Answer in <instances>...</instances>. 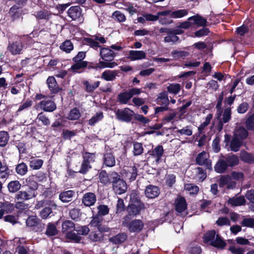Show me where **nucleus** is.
Wrapping results in <instances>:
<instances>
[{
	"instance_id": "nucleus-27",
	"label": "nucleus",
	"mask_w": 254,
	"mask_h": 254,
	"mask_svg": "<svg viewBox=\"0 0 254 254\" xmlns=\"http://www.w3.org/2000/svg\"><path fill=\"white\" fill-rule=\"evenodd\" d=\"M88 239L92 242H99L103 240L104 236L98 230L92 231L89 234Z\"/></svg>"
},
{
	"instance_id": "nucleus-11",
	"label": "nucleus",
	"mask_w": 254,
	"mask_h": 254,
	"mask_svg": "<svg viewBox=\"0 0 254 254\" xmlns=\"http://www.w3.org/2000/svg\"><path fill=\"white\" fill-rule=\"evenodd\" d=\"M160 193V189L157 186L151 185L147 186L145 190V196L150 199L157 197Z\"/></svg>"
},
{
	"instance_id": "nucleus-29",
	"label": "nucleus",
	"mask_w": 254,
	"mask_h": 254,
	"mask_svg": "<svg viewBox=\"0 0 254 254\" xmlns=\"http://www.w3.org/2000/svg\"><path fill=\"white\" fill-rule=\"evenodd\" d=\"M145 208L143 203H139L138 205L134 204L129 206L128 208L129 215H136L138 214L142 209Z\"/></svg>"
},
{
	"instance_id": "nucleus-55",
	"label": "nucleus",
	"mask_w": 254,
	"mask_h": 254,
	"mask_svg": "<svg viewBox=\"0 0 254 254\" xmlns=\"http://www.w3.org/2000/svg\"><path fill=\"white\" fill-rule=\"evenodd\" d=\"M171 55L174 59H178L188 56L189 53L187 51L175 50L171 52Z\"/></svg>"
},
{
	"instance_id": "nucleus-9",
	"label": "nucleus",
	"mask_w": 254,
	"mask_h": 254,
	"mask_svg": "<svg viewBox=\"0 0 254 254\" xmlns=\"http://www.w3.org/2000/svg\"><path fill=\"white\" fill-rule=\"evenodd\" d=\"M117 173L112 172L110 174H107L105 171H102L99 174V179L101 183L104 185H108L111 184L113 181L114 179L117 176Z\"/></svg>"
},
{
	"instance_id": "nucleus-23",
	"label": "nucleus",
	"mask_w": 254,
	"mask_h": 254,
	"mask_svg": "<svg viewBox=\"0 0 254 254\" xmlns=\"http://www.w3.org/2000/svg\"><path fill=\"white\" fill-rule=\"evenodd\" d=\"M74 194L72 190L64 191L59 194V199L64 203L68 202L72 200Z\"/></svg>"
},
{
	"instance_id": "nucleus-54",
	"label": "nucleus",
	"mask_w": 254,
	"mask_h": 254,
	"mask_svg": "<svg viewBox=\"0 0 254 254\" xmlns=\"http://www.w3.org/2000/svg\"><path fill=\"white\" fill-rule=\"evenodd\" d=\"M9 140V135L8 133L4 131H0V146H5Z\"/></svg>"
},
{
	"instance_id": "nucleus-25",
	"label": "nucleus",
	"mask_w": 254,
	"mask_h": 254,
	"mask_svg": "<svg viewBox=\"0 0 254 254\" xmlns=\"http://www.w3.org/2000/svg\"><path fill=\"white\" fill-rule=\"evenodd\" d=\"M18 5H15L12 6L9 11V13L13 16H15L17 13L21 11V7L26 3L27 0H14Z\"/></svg>"
},
{
	"instance_id": "nucleus-40",
	"label": "nucleus",
	"mask_w": 254,
	"mask_h": 254,
	"mask_svg": "<svg viewBox=\"0 0 254 254\" xmlns=\"http://www.w3.org/2000/svg\"><path fill=\"white\" fill-rule=\"evenodd\" d=\"M229 203L233 206H239L245 203V199L243 196L233 197L229 199Z\"/></svg>"
},
{
	"instance_id": "nucleus-8",
	"label": "nucleus",
	"mask_w": 254,
	"mask_h": 254,
	"mask_svg": "<svg viewBox=\"0 0 254 254\" xmlns=\"http://www.w3.org/2000/svg\"><path fill=\"white\" fill-rule=\"evenodd\" d=\"M175 209L181 215L186 214L187 204L184 197L179 196L175 200Z\"/></svg>"
},
{
	"instance_id": "nucleus-45",
	"label": "nucleus",
	"mask_w": 254,
	"mask_h": 254,
	"mask_svg": "<svg viewBox=\"0 0 254 254\" xmlns=\"http://www.w3.org/2000/svg\"><path fill=\"white\" fill-rule=\"evenodd\" d=\"M15 170L18 175L20 176H24L28 171V167L26 164L24 163H21L16 166Z\"/></svg>"
},
{
	"instance_id": "nucleus-52",
	"label": "nucleus",
	"mask_w": 254,
	"mask_h": 254,
	"mask_svg": "<svg viewBox=\"0 0 254 254\" xmlns=\"http://www.w3.org/2000/svg\"><path fill=\"white\" fill-rule=\"evenodd\" d=\"M212 118V115L211 114H208L205 118V121L200 124L198 127V130L200 133H202L204 128L207 127L210 122Z\"/></svg>"
},
{
	"instance_id": "nucleus-4",
	"label": "nucleus",
	"mask_w": 254,
	"mask_h": 254,
	"mask_svg": "<svg viewBox=\"0 0 254 254\" xmlns=\"http://www.w3.org/2000/svg\"><path fill=\"white\" fill-rule=\"evenodd\" d=\"M56 108L57 106L55 103L48 98L41 101L36 106V109L40 108L47 112H52L56 109Z\"/></svg>"
},
{
	"instance_id": "nucleus-38",
	"label": "nucleus",
	"mask_w": 254,
	"mask_h": 254,
	"mask_svg": "<svg viewBox=\"0 0 254 254\" xmlns=\"http://www.w3.org/2000/svg\"><path fill=\"white\" fill-rule=\"evenodd\" d=\"M66 238L67 239L70 240V241L76 243H78L82 240V237L79 236L77 233L74 232H68L65 235Z\"/></svg>"
},
{
	"instance_id": "nucleus-7",
	"label": "nucleus",
	"mask_w": 254,
	"mask_h": 254,
	"mask_svg": "<svg viewBox=\"0 0 254 254\" xmlns=\"http://www.w3.org/2000/svg\"><path fill=\"white\" fill-rule=\"evenodd\" d=\"M24 48V45L21 42L19 39L12 43L8 45L7 49L12 55H16L21 53V51Z\"/></svg>"
},
{
	"instance_id": "nucleus-57",
	"label": "nucleus",
	"mask_w": 254,
	"mask_h": 254,
	"mask_svg": "<svg viewBox=\"0 0 254 254\" xmlns=\"http://www.w3.org/2000/svg\"><path fill=\"white\" fill-rule=\"evenodd\" d=\"M175 132L177 134L179 133L180 135H185L187 136H190L192 134V131L190 127L187 126L182 129H177Z\"/></svg>"
},
{
	"instance_id": "nucleus-53",
	"label": "nucleus",
	"mask_w": 254,
	"mask_h": 254,
	"mask_svg": "<svg viewBox=\"0 0 254 254\" xmlns=\"http://www.w3.org/2000/svg\"><path fill=\"white\" fill-rule=\"evenodd\" d=\"M75 62V63L73 64L71 67V70L74 72H78L79 69L85 67L87 66V62Z\"/></svg>"
},
{
	"instance_id": "nucleus-37",
	"label": "nucleus",
	"mask_w": 254,
	"mask_h": 254,
	"mask_svg": "<svg viewBox=\"0 0 254 254\" xmlns=\"http://www.w3.org/2000/svg\"><path fill=\"white\" fill-rule=\"evenodd\" d=\"M104 115L102 112L97 113L88 121V124L92 126H94L96 124L101 121Z\"/></svg>"
},
{
	"instance_id": "nucleus-15",
	"label": "nucleus",
	"mask_w": 254,
	"mask_h": 254,
	"mask_svg": "<svg viewBox=\"0 0 254 254\" xmlns=\"http://www.w3.org/2000/svg\"><path fill=\"white\" fill-rule=\"evenodd\" d=\"M150 156L158 163L164 154V149L162 145H158L149 152Z\"/></svg>"
},
{
	"instance_id": "nucleus-32",
	"label": "nucleus",
	"mask_w": 254,
	"mask_h": 254,
	"mask_svg": "<svg viewBox=\"0 0 254 254\" xmlns=\"http://www.w3.org/2000/svg\"><path fill=\"white\" fill-rule=\"evenodd\" d=\"M243 141L234 137L230 142V148L231 151L237 152L239 150L240 147L242 145Z\"/></svg>"
},
{
	"instance_id": "nucleus-19",
	"label": "nucleus",
	"mask_w": 254,
	"mask_h": 254,
	"mask_svg": "<svg viewBox=\"0 0 254 254\" xmlns=\"http://www.w3.org/2000/svg\"><path fill=\"white\" fill-rule=\"evenodd\" d=\"M143 227V222L140 220H134L128 224V229L130 232H138Z\"/></svg>"
},
{
	"instance_id": "nucleus-13",
	"label": "nucleus",
	"mask_w": 254,
	"mask_h": 254,
	"mask_svg": "<svg viewBox=\"0 0 254 254\" xmlns=\"http://www.w3.org/2000/svg\"><path fill=\"white\" fill-rule=\"evenodd\" d=\"M96 200L95 193L90 192H86L82 197V202L86 206H91L94 205Z\"/></svg>"
},
{
	"instance_id": "nucleus-34",
	"label": "nucleus",
	"mask_w": 254,
	"mask_h": 254,
	"mask_svg": "<svg viewBox=\"0 0 254 254\" xmlns=\"http://www.w3.org/2000/svg\"><path fill=\"white\" fill-rule=\"evenodd\" d=\"M131 98L128 91L120 93L117 97L118 101L122 104H127Z\"/></svg>"
},
{
	"instance_id": "nucleus-1",
	"label": "nucleus",
	"mask_w": 254,
	"mask_h": 254,
	"mask_svg": "<svg viewBox=\"0 0 254 254\" xmlns=\"http://www.w3.org/2000/svg\"><path fill=\"white\" fill-rule=\"evenodd\" d=\"M203 240L205 243H210L212 246L219 248H224L226 246V243L218 235H216V232L213 230L207 232L204 235Z\"/></svg>"
},
{
	"instance_id": "nucleus-39",
	"label": "nucleus",
	"mask_w": 254,
	"mask_h": 254,
	"mask_svg": "<svg viewBox=\"0 0 254 254\" xmlns=\"http://www.w3.org/2000/svg\"><path fill=\"white\" fill-rule=\"evenodd\" d=\"M225 161L227 163L228 167H233L237 165L238 164L239 160L237 156L232 154L226 157Z\"/></svg>"
},
{
	"instance_id": "nucleus-16",
	"label": "nucleus",
	"mask_w": 254,
	"mask_h": 254,
	"mask_svg": "<svg viewBox=\"0 0 254 254\" xmlns=\"http://www.w3.org/2000/svg\"><path fill=\"white\" fill-rule=\"evenodd\" d=\"M100 54L105 61H112L116 56L115 53L108 48L101 49Z\"/></svg>"
},
{
	"instance_id": "nucleus-26",
	"label": "nucleus",
	"mask_w": 254,
	"mask_h": 254,
	"mask_svg": "<svg viewBox=\"0 0 254 254\" xmlns=\"http://www.w3.org/2000/svg\"><path fill=\"white\" fill-rule=\"evenodd\" d=\"M137 168L135 165L127 167L126 170V177L130 181H134L137 176Z\"/></svg>"
},
{
	"instance_id": "nucleus-58",
	"label": "nucleus",
	"mask_w": 254,
	"mask_h": 254,
	"mask_svg": "<svg viewBox=\"0 0 254 254\" xmlns=\"http://www.w3.org/2000/svg\"><path fill=\"white\" fill-rule=\"evenodd\" d=\"M82 156L83 158V161L88 164H91V163L95 161V155L94 153L85 152L83 154Z\"/></svg>"
},
{
	"instance_id": "nucleus-64",
	"label": "nucleus",
	"mask_w": 254,
	"mask_h": 254,
	"mask_svg": "<svg viewBox=\"0 0 254 254\" xmlns=\"http://www.w3.org/2000/svg\"><path fill=\"white\" fill-rule=\"evenodd\" d=\"M246 126L249 130H254V114L251 116L246 120Z\"/></svg>"
},
{
	"instance_id": "nucleus-21",
	"label": "nucleus",
	"mask_w": 254,
	"mask_h": 254,
	"mask_svg": "<svg viewBox=\"0 0 254 254\" xmlns=\"http://www.w3.org/2000/svg\"><path fill=\"white\" fill-rule=\"evenodd\" d=\"M119 71L116 70H106L101 74V78L106 81H113L118 76Z\"/></svg>"
},
{
	"instance_id": "nucleus-33",
	"label": "nucleus",
	"mask_w": 254,
	"mask_h": 254,
	"mask_svg": "<svg viewBox=\"0 0 254 254\" xmlns=\"http://www.w3.org/2000/svg\"><path fill=\"white\" fill-rule=\"evenodd\" d=\"M21 184L18 181H12L10 182L7 185L8 191L11 193H15L20 189Z\"/></svg>"
},
{
	"instance_id": "nucleus-3",
	"label": "nucleus",
	"mask_w": 254,
	"mask_h": 254,
	"mask_svg": "<svg viewBox=\"0 0 254 254\" xmlns=\"http://www.w3.org/2000/svg\"><path fill=\"white\" fill-rule=\"evenodd\" d=\"M116 115L118 120L126 123L130 122L134 115V112L128 108L123 110L118 109L116 112Z\"/></svg>"
},
{
	"instance_id": "nucleus-41",
	"label": "nucleus",
	"mask_w": 254,
	"mask_h": 254,
	"mask_svg": "<svg viewBox=\"0 0 254 254\" xmlns=\"http://www.w3.org/2000/svg\"><path fill=\"white\" fill-rule=\"evenodd\" d=\"M188 10L186 9H181L172 11L171 17L174 18H180L188 15Z\"/></svg>"
},
{
	"instance_id": "nucleus-12",
	"label": "nucleus",
	"mask_w": 254,
	"mask_h": 254,
	"mask_svg": "<svg viewBox=\"0 0 254 254\" xmlns=\"http://www.w3.org/2000/svg\"><path fill=\"white\" fill-rule=\"evenodd\" d=\"M67 15L73 20H76L82 16V9L79 6H71L67 10Z\"/></svg>"
},
{
	"instance_id": "nucleus-30",
	"label": "nucleus",
	"mask_w": 254,
	"mask_h": 254,
	"mask_svg": "<svg viewBox=\"0 0 254 254\" xmlns=\"http://www.w3.org/2000/svg\"><path fill=\"white\" fill-rule=\"evenodd\" d=\"M228 167L227 163L223 160L220 159L214 166V170L218 173H224Z\"/></svg>"
},
{
	"instance_id": "nucleus-14",
	"label": "nucleus",
	"mask_w": 254,
	"mask_h": 254,
	"mask_svg": "<svg viewBox=\"0 0 254 254\" xmlns=\"http://www.w3.org/2000/svg\"><path fill=\"white\" fill-rule=\"evenodd\" d=\"M128 59L130 61H137L145 59L146 54L143 51L130 50L128 52Z\"/></svg>"
},
{
	"instance_id": "nucleus-46",
	"label": "nucleus",
	"mask_w": 254,
	"mask_h": 254,
	"mask_svg": "<svg viewBox=\"0 0 254 254\" xmlns=\"http://www.w3.org/2000/svg\"><path fill=\"white\" fill-rule=\"evenodd\" d=\"M81 116L79 110L76 108H74L69 113L67 118L69 120H76L78 119Z\"/></svg>"
},
{
	"instance_id": "nucleus-44",
	"label": "nucleus",
	"mask_w": 254,
	"mask_h": 254,
	"mask_svg": "<svg viewBox=\"0 0 254 254\" xmlns=\"http://www.w3.org/2000/svg\"><path fill=\"white\" fill-rule=\"evenodd\" d=\"M74 224L71 221L67 220L64 222L62 224V231L64 233H66V234L68 232H72V229L74 228Z\"/></svg>"
},
{
	"instance_id": "nucleus-43",
	"label": "nucleus",
	"mask_w": 254,
	"mask_h": 254,
	"mask_svg": "<svg viewBox=\"0 0 254 254\" xmlns=\"http://www.w3.org/2000/svg\"><path fill=\"white\" fill-rule=\"evenodd\" d=\"M78 235L86 236L90 232V229L86 225L79 226L74 228Z\"/></svg>"
},
{
	"instance_id": "nucleus-51",
	"label": "nucleus",
	"mask_w": 254,
	"mask_h": 254,
	"mask_svg": "<svg viewBox=\"0 0 254 254\" xmlns=\"http://www.w3.org/2000/svg\"><path fill=\"white\" fill-rule=\"evenodd\" d=\"M133 153L134 156L141 155L143 152V148L141 143L134 142L133 143Z\"/></svg>"
},
{
	"instance_id": "nucleus-6",
	"label": "nucleus",
	"mask_w": 254,
	"mask_h": 254,
	"mask_svg": "<svg viewBox=\"0 0 254 254\" xmlns=\"http://www.w3.org/2000/svg\"><path fill=\"white\" fill-rule=\"evenodd\" d=\"M209 155L205 151L199 153L196 157V163L199 165H205L207 169H211V161L209 159Z\"/></svg>"
},
{
	"instance_id": "nucleus-28",
	"label": "nucleus",
	"mask_w": 254,
	"mask_h": 254,
	"mask_svg": "<svg viewBox=\"0 0 254 254\" xmlns=\"http://www.w3.org/2000/svg\"><path fill=\"white\" fill-rule=\"evenodd\" d=\"M193 20L194 24L198 26H205L207 25L206 19L201 16L196 14L195 15L190 17L188 20Z\"/></svg>"
},
{
	"instance_id": "nucleus-59",
	"label": "nucleus",
	"mask_w": 254,
	"mask_h": 254,
	"mask_svg": "<svg viewBox=\"0 0 254 254\" xmlns=\"http://www.w3.org/2000/svg\"><path fill=\"white\" fill-rule=\"evenodd\" d=\"M231 118V109L229 108H226L222 114V117L220 119V121L224 123H228Z\"/></svg>"
},
{
	"instance_id": "nucleus-35",
	"label": "nucleus",
	"mask_w": 254,
	"mask_h": 254,
	"mask_svg": "<svg viewBox=\"0 0 254 254\" xmlns=\"http://www.w3.org/2000/svg\"><path fill=\"white\" fill-rule=\"evenodd\" d=\"M58 233L56 225L54 223H49L47 226L45 234L48 237H52L56 236Z\"/></svg>"
},
{
	"instance_id": "nucleus-17",
	"label": "nucleus",
	"mask_w": 254,
	"mask_h": 254,
	"mask_svg": "<svg viewBox=\"0 0 254 254\" xmlns=\"http://www.w3.org/2000/svg\"><path fill=\"white\" fill-rule=\"evenodd\" d=\"M82 84L84 86L85 91L91 93L99 86L100 82L99 81L93 82L92 80H84Z\"/></svg>"
},
{
	"instance_id": "nucleus-42",
	"label": "nucleus",
	"mask_w": 254,
	"mask_h": 254,
	"mask_svg": "<svg viewBox=\"0 0 254 254\" xmlns=\"http://www.w3.org/2000/svg\"><path fill=\"white\" fill-rule=\"evenodd\" d=\"M179 41V38L175 35L172 31L169 34H167V36L165 37L164 41L165 43H172L174 44L176 42Z\"/></svg>"
},
{
	"instance_id": "nucleus-24",
	"label": "nucleus",
	"mask_w": 254,
	"mask_h": 254,
	"mask_svg": "<svg viewBox=\"0 0 254 254\" xmlns=\"http://www.w3.org/2000/svg\"><path fill=\"white\" fill-rule=\"evenodd\" d=\"M47 83L51 92L53 93H58L60 91L55 78L53 76H50L47 80Z\"/></svg>"
},
{
	"instance_id": "nucleus-47",
	"label": "nucleus",
	"mask_w": 254,
	"mask_h": 254,
	"mask_svg": "<svg viewBox=\"0 0 254 254\" xmlns=\"http://www.w3.org/2000/svg\"><path fill=\"white\" fill-rule=\"evenodd\" d=\"M102 221V217L96 214L92 217V219L89 223V225L91 227L98 228L101 224Z\"/></svg>"
},
{
	"instance_id": "nucleus-61",
	"label": "nucleus",
	"mask_w": 254,
	"mask_h": 254,
	"mask_svg": "<svg viewBox=\"0 0 254 254\" xmlns=\"http://www.w3.org/2000/svg\"><path fill=\"white\" fill-rule=\"evenodd\" d=\"M36 119L41 121L43 125L48 126L50 124V120L43 112L38 114Z\"/></svg>"
},
{
	"instance_id": "nucleus-56",
	"label": "nucleus",
	"mask_w": 254,
	"mask_h": 254,
	"mask_svg": "<svg viewBox=\"0 0 254 254\" xmlns=\"http://www.w3.org/2000/svg\"><path fill=\"white\" fill-rule=\"evenodd\" d=\"M184 189L186 190L189 191V192L192 194H196L199 191V188L197 186L192 184H186Z\"/></svg>"
},
{
	"instance_id": "nucleus-18",
	"label": "nucleus",
	"mask_w": 254,
	"mask_h": 254,
	"mask_svg": "<svg viewBox=\"0 0 254 254\" xmlns=\"http://www.w3.org/2000/svg\"><path fill=\"white\" fill-rule=\"evenodd\" d=\"M26 189L36 192V190L38 188V185L36 181H35L34 176H30L25 180Z\"/></svg>"
},
{
	"instance_id": "nucleus-22",
	"label": "nucleus",
	"mask_w": 254,
	"mask_h": 254,
	"mask_svg": "<svg viewBox=\"0 0 254 254\" xmlns=\"http://www.w3.org/2000/svg\"><path fill=\"white\" fill-rule=\"evenodd\" d=\"M248 135V132L244 127H237L234 131V137L243 141Z\"/></svg>"
},
{
	"instance_id": "nucleus-49",
	"label": "nucleus",
	"mask_w": 254,
	"mask_h": 254,
	"mask_svg": "<svg viewBox=\"0 0 254 254\" xmlns=\"http://www.w3.org/2000/svg\"><path fill=\"white\" fill-rule=\"evenodd\" d=\"M43 164V161L40 159H33L30 161V167L34 170L39 169Z\"/></svg>"
},
{
	"instance_id": "nucleus-60",
	"label": "nucleus",
	"mask_w": 254,
	"mask_h": 254,
	"mask_svg": "<svg viewBox=\"0 0 254 254\" xmlns=\"http://www.w3.org/2000/svg\"><path fill=\"white\" fill-rule=\"evenodd\" d=\"M40 220L36 216H29L26 220V225L29 227H35L38 225Z\"/></svg>"
},
{
	"instance_id": "nucleus-48",
	"label": "nucleus",
	"mask_w": 254,
	"mask_h": 254,
	"mask_svg": "<svg viewBox=\"0 0 254 254\" xmlns=\"http://www.w3.org/2000/svg\"><path fill=\"white\" fill-rule=\"evenodd\" d=\"M167 89L168 92L174 94H177L181 90V85L179 83L170 84L167 86Z\"/></svg>"
},
{
	"instance_id": "nucleus-2",
	"label": "nucleus",
	"mask_w": 254,
	"mask_h": 254,
	"mask_svg": "<svg viewBox=\"0 0 254 254\" xmlns=\"http://www.w3.org/2000/svg\"><path fill=\"white\" fill-rule=\"evenodd\" d=\"M112 184L113 190L116 194H122L126 192L127 190V184L121 179L118 174H117Z\"/></svg>"
},
{
	"instance_id": "nucleus-10",
	"label": "nucleus",
	"mask_w": 254,
	"mask_h": 254,
	"mask_svg": "<svg viewBox=\"0 0 254 254\" xmlns=\"http://www.w3.org/2000/svg\"><path fill=\"white\" fill-rule=\"evenodd\" d=\"M236 183L232 181V178L229 175L222 176L219 181L220 188L226 186L228 189H232L236 187Z\"/></svg>"
},
{
	"instance_id": "nucleus-62",
	"label": "nucleus",
	"mask_w": 254,
	"mask_h": 254,
	"mask_svg": "<svg viewBox=\"0 0 254 254\" xmlns=\"http://www.w3.org/2000/svg\"><path fill=\"white\" fill-rule=\"evenodd\" d=\"M98 213L97 215L101 216H105L107 215L109 212V208L107 205H100L97 207Z\"/></svg>"
},
{
	"instance_id": "nucleus-36",
	"label": "nucleus",
	"mask_w": 254,
	"mask_h": 254,
	"mask_svg": "<svg viewBox=\"0 0 254 254\" xmlns=\"http://www.w3.org/2000/svg\"><path fill=\"white\" fill-rule=\"evenodd\" d=\"M240 157L241 159L244 162L247 163H252L254 162V156L251 153L246 152L245 151L241 152Z\"/></svg>"
},
{
	"instance_id": "nucleus-20",
	"label": "nucleus",
	"mask_w": 254,
	"mask_h": 254,
	"mask_svg": "<svg viewBox=\"0 0 254 254\" xmlns=\"http://www.w3.org/2000/svg\"><path fill=\"white\" fill-rule=\"evenodd\" d=\"M116 161L114 156L111 152H106L104 155L103 164L107 167H112L115 165Z\"/></svg>"
},
{
	"instance_id": "nucleus-5",
	"label": "nucleus",
	"mask_w": 254,
	"mask_h": 254,
	"mask_svg": "<svg viewBox=\"0 0 254 254\" xmlns=\"http://www.w3.org/2000/svg\"><path fill=\"white\" fill-rule=\"evenodd\" d=\"M37 192H33L27 189L19 191L15 195V199L17 200L27 201L35 197Z\"/></svg>"
},
{
	"instance_id": "nucleus-31",
	"label": "nucleus",
	"mask_w": 254,
	"mask_h": 254,
	"mask_svg": "<svg viewBox=\"0 0 254 254\" xmlns=\"http://www.w3.org/2000/svg\"><path fill=\"white\" fill-rule=\"evenodd\" d=\"M127 238V235L125 233L119 234L112 238L109 240L114 244H119L124 242Z\"/></svg>"
},
{
	"instance_id": "nucleus-63",
	"label": "nucleus",
	"mask_w": 254,
	"mask_h": 254,
	"mask_svg": "<svg viewBox=\"0 0 254 254\" xmlns=\"http://www.w3.org/2000/svg\"><path fill=\"white\" fill-rule=\"evenodd\" d=\"M196 177L201 182L203 181L206 177V174L202 168L197 167L195 169Z\"/></svg>"
},
{
	"instance_id": "nucleus-50",
	"label": "nucleus",
	"mask_w": 254,
	"mask_h": 254,
	"mask_svg": "<svg viewBox=\"0 0 254 254\" xmlns=\"http://www.w3.org/2000/svg\"><path fill=\"white\" fill-rule=\"evenodd\" d=\"M60 48L67 53L70 52L73 49V46L69 40H66L60 46Z\"/></svg>"
}]
</instances>
